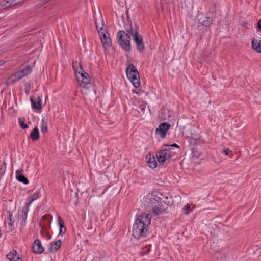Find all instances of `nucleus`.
I'll return each mask as SVG.
<instances>
[{
  "label": "nucleus",
  "mask_w": 261,
  "mask_h": 261,
  "mask_svg": "<svg viewBox=\"0 0 261 261\" xmlns=\"http://www.w3.org/2000/svg\"><path fill=\"white\" fill-rule=\"evenodd\" d=\"M150 222L151 217L149 214L144 213L139 215L136 219L133 227V236L136 239L146 237Z\"/></svg>",
  "instance_id": "f257e3e1"
},
{
  "label": "nucleus",
  "mask_w": 261,
  "mask_h": 261,
  "mask_svg": "<svg viewBox=\"0 0 261 261\" xmlns=\"http://www.w3.org/2000/svg\"><path fill=\"white\" fill-rule=\"evenodd\" d=\"M103 20L102 16L100 15L99 20L95 19V24L102 46L105 49L109 48L112 45L111 40L107 28L103 27Z\"/></svg>",
  "instance_id": "f03ea898"
},
{
  "label": "nucleus",
  "mask_w": 261,
  "mask_h": 261,
  "mask_svg": "<svg viewBox=\"0 0 261 261\" xmlns=\"http://www.w3.org/2000/svg\"><path fill=\"white\" fill-rule=\"evenodd\" d=\"M126 75L134 86L137 88L140 85V75L133 64H129L126 70Z\"/></svg>",
  "instance_id": "7ed1b4c3"
},
{
  "label": "nucleus",
  "mask_w": 261,
  "mask_h": 261,
  "mask_svg": "<svg viewBox=\"0 0 261 261\" xmlns=\"http://www.w3.org/2000/svg\"><path fill=\"white\" fill-rule=\"evenodd\" d=\"M117 38L119 44L125 50L129 51L130 47V37L128 34L124 31H119L117 33Z\"/></svg>",
  "instance_id": "20e7f679"
},
{
  "label": "nucleus",
  "mask_w": 261,
  "mask_h": 261,
  "mask_svg": "<svg viewBox=\"0 0 261 261\" xmlns=\"http://www.w3.org/2000/svg\"><path fill=\"white\" fill-rule=\"evenodd\" d=\"M173 154L174 153L171 148L165 149L158 151L156 156L159 163V166L162 167L165 161L171 160Z\"/></svg>",
  "instance_id": "39448f33"
},
{
  "label": "nucleus",
  "mask_w": 261,
  "mask_h": 261,
  "mask_svg": "<svg viewBox=\"0 0 261 261\" xmlns=\"http://www.w3.org/2000/svg\"><path fill=\"white\" fill-rule=\"evenodd\" d=\"M148 197L146 198V200L148 199L149 201L148 202L147 206L148 207H152V212L155 215H159L162 214L163 212V210L161 207H157L156 205H154L155 202H158L160 198L158 197L156 195H151L148 196Z\"/></svg>",
  "instance_id": "423d86ee"
},
{
  "label": "nucleus",
  "mask_w": 261,
  "mask_h": 261,
  "mask_svg": "<svg viewBox=\"0 0 261 261\" xmlns=\"http://www.w3.org/2000/svg\"><path fill=\"white\" fill-rule=\"evenodd\" d=\"M25 0H4L0 3V9H5L24 2Z\"/></svg>",
  "instance_id": "0eeeda50"
},
{
  "label": "nucleus",
  "mask_w": 261,
  "mask_h": 261,
  "mask_svg": "<svg viewBox=\"0 0 261 261\" xmlns=\"http://www.w3.org/2000/svg\"><path fill=\"white\" fill-rule=\"evenodd\" d=\"M79 70L80 71H78V74L80 77L76 74V77L78 80H80V79H81V81L85 84L84 87H85L86 85L90 84V77L89 75L83 70L81 66H79Z\"/></svg>",
  "instance_id": "6e6552de"
},
{
  "label": "nucleus",
  "mask_w": 261,
  "mask_h": 261,
  "mask_svg": "<svg viewBox=\"0 0 261 261\" xmlns=\"http://www.w3.org/2000/svg\"><path fill=\"white\" fill-rule=\"evenodd\" d=\"M40 197V193L39 192H37L33 193L31 196H29L27 198L28 202L25 205V206L27 208V211H22V213H23V216H24V219H25L27 216V212L28 211V208L30 206L31 204L35 200L38 199Z\"/></svg>",
  "instance_id": "1a4fd4ad"
},
{
  "label": "nucleus",
  "mask_w": 261,
  "mask_h": 261,
  "mask_svg": "<svg viewBox=\"0 0 261 261\" xmlns=\"http://www.w3.org/2000/svg\"><path fill=\"white\" fill-rule=\"evenodd\" d=\"M170 127V125L168 123H162L159 127L156 129L155 133L160 135L162 138L165 137L167 130Z\"/></svg>",
  "instance_id": "9d476101"
},
{
  "label": "nucleus",
  "mask_w": 261,
  "mask_h": 261,
  "mask_svg": "<svg viewBox=\"0 0 261 261\" xmlns=\"http://www.w3.org/2000/svg\"><path fill=\"white\" fill-rule=\"evenodd\" d=\"M134 41L136 45L137 50L143 52L144 49V44L143 42L142 37L140 35H136L133 37Z\"/></svg>",
  "instance_id": "9b49d317"
},
{
  "label": "nucleus",
  "mask_w": 261,
  "mask_h": 261,
  "mask_svg": "<svg viewBox=\"0 0 261 261\" xmlns=\"http://www.w3.org/2000/svg\"><path fill=\"white\" fill-rule=\"evenodd\" d=\"M32 249L35 253L40 254L44 251V248L42 246L40 241L39 239H36L34 242L32 246Z\"/></svg>",
  "instance_id": "f8f14e48"
},
{
  "label": "nucleus",
  "mask_w": 261,
  "mask_h": 261,
  "mask_svg": "<svg viewBox=\"0 0 261 261\" xmlns=\"http://www.w3.org/2000/svg\"><path fill=\"white\" fill-rule=\"evenodd\" d=\"M22 77H22V75L21 74V73L19 72V71H18L16 73L12 74L11 76H10L8 79V80L6 82V84H13L15 82L21 79Z\"/></svg>",
  "instance_id": "ddd939ff"
},
{
  "label": "nucleus",
  "mask_w": 261,
  "mask_h": 261,
  "mask_svg": "<svg viewBox=\"0 0 261 261\" xmlns=\"http://www.w3.org/2000/svg\"><path fill=\"white\" fill-rule=\"evenodd\" d=\"M23 171L22 169L17 170L16 172V178L19 181L24 184H28L29 180L23 174Z\"/></svg>",
  "instance_id": "4468645a"
},
{
  "label": "nucleus",
  "mask_w": 261,
  "mask_h": 261,
  "mask_svg": "<svg viewBox=\"0 0 261 261\" xmlns=\"http://www.w3.org/2000/svg\"><path fill=\"white\" fill-rule=\"evenodd\" d=\"M7 257L10 261H22V259L17 254V251L15 250L10 251L7 255Z\"/></svg>",
  "instance_id": "2eb2a0df"
},
{
  "label": "nucleus",
  "mask_w": 261,
  "mask_h": 261,
  "mask_svg": "<svg viewBox=\"0 0 261 261\" xmlns=\"http://www.w3.org/2000/svg\"><path fill=\"white\" fill-rule=\"evenodd\" d=\"M126 31L127 34H130L134 37L136 35H139L137 31V27L136 24L133 26L132 24L127 25L125 27Z\"/></svg>",
  "instance_id": "dca6fc26"
},
{
  "label": "nucleus",
  "mask_w": 261,
  "mask_h": 261,
  "mask_svg": "<svg viewBox=\"0 0 261 261\" xmlns=\"http://www.w3.org/2000/svg\"><path fill=\"white\" fill-rule=\"evenodd\" d=\"M146 159L148 160L147 163L149 167L154 169L157 166V162L156 161L155 158L153 155L151 154L147 155Z\"/></svg>",
  "instance_id": "f3484780"
},
{
  "label": "nucleus",
  "mask_w": 261,
  "mask_h": 261,
  "mask_svg": "<svg viewBox=\"0 0 261 261\" xmlns=\"http://www.w3.org/2000/svg\"><path fill=\"white\" fill-rule=\"evenodd\" d=\"M32 108L37 110H40L42 108V101L40 97L37 98L35 100L31 98Z\"/></svg>",
  "instance_id": "a211bd4d"
},
{
  "label": "nucleus",
  "mask_w": 261,
  "mask_h": 261,
  "mask_svg": "<svg viewBox=\"0 0 261 261\" xmlns=\"http://www.w3.org/2000/svg\"><path fill=\"white\" fill-rule=\"evenodd\" d=\"M61 244L62 241L61 240L51 243L49 248V251L52 252L57 251L60 248Z\"/></svg>",
  "instance_id": "6ab92c4d"
},
{
  "label": "nucleus",
  "mask_w": 261,
  "mask_h": 261,
  "mask_svg": "<svg viewBox=\"0 0 261 261\" xmlns=\"http://www.w3.org/2000/svg\"><path fill=\"white\" fill-rule=\"evenodd\" d=\"M251 43L253 49L261 53V40H255L253 38Z\"/></svg>",
  "instance_id": "aec40b11"
},
{
  "label": "nucleus",
  "mask_w": 261,
  "mask_h": 261,
  "mask_svg": "<svg viewBox=\"0 0 261 261\" xmlns=\"http://www.w3.org/2000/svg\"><path fill=\"white\" fill-rule=\"evenodd\" d=\"M58 221L60 227L59 234L63 236L66 233V228L64 226L63 221L62 220L61 218L59 216L58 217Z\"/></svg>",
  "instance_id": "412c9836"
},
{
  "label": "nucleus",
  "mask_w": 261,
  "mask_h": 261,
  "mask_svg": "<svg viewBox=\"0 0 261 261\" xmlns=\"http://www.w3.org/2000/svg\"><path fill=\"white\" fill-rule=\"evenodd\" d=\"M171 116V112L167 109L163 108L161 110V118L162 120L165 121L169 118Z\"/></svg>",
  "instance_id": "4be33fe9"
},
{
  "label": "nucleus",
  "mask_w": 261,
  "mask_h": 261,
  "mask_svg": "<svg viewBox=\"0 0 261 261\" xmlns=\"http://www.w3.org/2000/svg\"><path fill=\"white\" fill-rule=\"evenodd\" d=\"M30 138L34 141H36L39 138V133L37 127H35L31 133Z\"/></svg>",
  "instance_id": "5701e85b"
},
{
  "label": "nucleus",
  "mask_w": 261,
  "mask_h": 261,
  "mask_svg": "<svg viewBox=\"0 0 261 261\" xmlns=\"http://www.w3.org/2000/svg\"><path fill=\"white\" fill-rule=\"evenodd\" d=\"M32 69L30 65H27L25 68L23 69H22L19 71V72L21 73V74L22 75V77L24 76L25 75L28 74L29 73L31 72Z\"/></svg>",
  "instance_id": "b1692460"
},
{
  "label": "nucleus",
  "mask_w": 261,
  "mask_h": 261,
  "mask_svg": "<svg viewBox=\"0 0 261 261\" xmlns=\"http://www.w3.org/2000/svg\"><path fill=\"white\" fill-rule=\"evenodd\" d=\"M151 250V245H146L144 248L142 249L141 251V254L142 255H146L148 254Z\"/></svg>",
  "instance_id": "393cba45"
},
{
  "label": "nucleus",
  "mask_w": 261,
  "mask_h": 261,
  "mask_svg": "<svg viewBox=\"0 0 261 261\" xmlns=\"http://www.w3.org/2000/svg\"><path fill=\"white\" fill-rule=\"evenodd\" d=\"M42 126L41 127V132L45 133L47 132V122L44 119H42Z\"/></svg>",
  "instance_id": "a878e982"
},
{
  "label": "nucleus",
  "mask_w": 261,
  "mask_h": 261,
  "mask_svg": "<svg viewBox=\"0 0 261 261\" xmlns=\"http://www.w3.org/2000/svg\"><path fill=\"white\" fill-rule=\"evenodd\" d=\"M50 1L51 0H41L40 3H39L35 6V7L36 9H40L44 5L49 3Z\"/></svg>",
  "instance_id": "bb28decb"
},
{
  "label": "nucleus",
  "mask_w": 261,
  "mask_h": 261,
  "mask_svg": "<svg viewBox=\"0 0 261 261\" xmlns=\"http://www.w3.org/2000/svg\"><path fill=\"white\" fill-rule=\"evenodd\" d=\"M80 65H79V64L77 63V62H73L72 63V67H73V70H74L75 72V74H76L77 73H78V71H80L79 70V66Z\"/></svg>",
  "instance_id": "cd10ccee"
},
{
  "label": "nucleus",
  "mask_w": 261,
  "mask_h": 261,
  "mask_svg": "<svg viewBox=\"0 0 261 261\" xmlns=\"http://www.w3.org/2000/svg\"><path fill=\"white\" fill-rule=\"evenodd\" d=\"M9 213V218H8V223L10 226H12L14 222V220H13L12 218V214L10 212H8Z\"/></svg>",
  "instance_id": "c85d7f7f"
},
{
  "label": "nucleus",
  "mask_w": 261,
  "mask_h": 261,
  "mask_svg": "<svg viewBox=\"0 0 261 261\" xmlns=\"http://www.w3.org/2000/svg\"><path fill=\"white\" fill-rule=\"evenodd\" d=\"M206 18H207V20L204 21L202 22L203 25L208 26V25H211V24L212 23L213 20L209 17H207Z\"/></svg>",
  "instance_id": "c756f323"
},
{
  "label": "nucleus",
  "mask_w": 261,
  "mask_h": 261,
  "mask_svg": "<svg viewBox=\"0 0 261 261\" xmlns=\"http://www.w3.org/2000/svg\"><path fill=\"white\" fill-rule=\"evenodd\" d=\"M6 164L4 163L3 165L0 166V176L3 175L5 172Z\"/></svg>",
  "instance_id": "7c9ffc66"
},
{
  "label": "nucleus",
  "mask_w": 261,
  "mask_h": 261,
  "mask_svg": "<svg viewBox=\"0 0 261 261\" xmlns=\"http://www.w3.org/2000/svg\"><path fill=\"white\" fill-rule=\"evenodd\" d=\"M190 205L189 204H187L186 206H185L184 208V210L185 211V214L186 215H188L189 214H190Z\"/></svg>",
  "instance_id": "2f4dec72"
},
{
  "label": "nucleus",
  "mask_w": 261,
  "mask_h": 261,
  "mask_svg": "<svg viewBox=\"0 0 261 261\" xmlns=\"http://www.w3.org/2000/svg\"><path fill=\"white\" fill-rule=\"evenodd\" d=\"M19 123L22 129H25L28 127V126L27 124L24 123L23 121H22L19 119Z\"/></svg>",
  "instance_id": "473e14b6"
},
{
  "label": "nucleus",
  "mask_w": 261,
  "mask_h": 261,
  "mask_svg": "<svg viewBox=\"0 0 261 261\" xmlns=\"http://www.w3.org/2000/svg\"><path fill=\"white\" fill-rule=\"evenodd\" d=\"M146 106L143 105H141L140 106L139 108L141 110L142 112H144Z\"/></svg>",
  "instance_id": "72a5a7b5"
},
{
  "label": "nucleus",
  "mask_w": 261,
  "mask_h": 261,
  "mask_svg": "<svg viewBox=\"0 0 261 261\" xmlns=\"http://www.w3.org/2000/svg\"><path fill=\"white\" fill-rule=\"evenodd\" d=\"M223 152L225 153V155H228L229 153L230 152L229 149L227 148L225 149H224Z\"/></svg>",
  "instance_id": "f704fd0d"
},
{
  "label": "nucleus",
  "mask_w": 261,
  "mask_h": 261,
  "mask_svg": "<svg viewBox=\"0 0 261 261\" xmlns=\"http://www.w3.org/2000/svg\"><path fill=\"white\" fill-rule=\"evenodd\" d=\"M170 146L176 147L177 148H179L180 147L176 143H173L172 145H170Z\"/></svg>",
  "instance_id": "c9c22d12"
},
{
  "label": "nucleus",
  "mask_w": 261,
  "mask_h": 261,
  "mask_svg": "<svg viewBox=\"0 0 261 261\" xmlns=\"http://www.w3.org/2000/svg\"><path fill=\"white\" fill-rule=\"evenodd\" d=\"M257 27L261 30V20H260L257 23Z\"/></svg>",
  "instance_id": "e433bc0d"
},
{
  "label": "nucleus",
  "mask_w": 261,
  "mask_h": 261,
  "mask_svg": "<svg viewBox=\"0 0 261 261\" xmlns=\"http://www.w3.org/2000/svg\"><path fill=\"white\" fill-rule=\"evenodd\" d=\"M5 61L4 60H0V65H2L4 64Z\"/></svg>",
  "instance_id": "4c0bfd02"
},
{
  "label": "nucleus",
  "mask_w": 261,
  "mask_h": 261,
  "mask_svg": "<svg viewBox=\"0 0 261 261\" xmlns=\"http://www.w3.org/2000/svg\"><path fill=\"white\" fill-rule=\"evenodd\" d=\"M176 198H179V199H181V197L179 196H175Z\"/></svg>",
  "instance_id": "58836bf2"
},
{
  "label": "nucleus",
  "mask_w": 261,
  "mask_h": 261,
  "mask_svg": "<svg viewBox=\"0 0 261 261\" xmlns=\"http://www.w3.org/2000/svg\"><path fill=\"white\" fill-rule=\"evenodd\" d=\"M48 238L49 239H50V238H51V236H48Z\"/></svg>",
  "instance_id": "ea45409f"
},
{
  "label": "nucleus",
  "mask_w": 261,
  "mask_h": 261,
  "mask_svg": "<svg viewBox=\"0 0 261 261\" xmlns=\"http://www.w3.org/2000/svg\"><path fill=\"white\" fill-rule=\"evenodd\" d=\"M86 88H88V87H86V86L85 88H86Z\"/></svg>",
  "instance_id": "a19ab883"
}]
</instances>
